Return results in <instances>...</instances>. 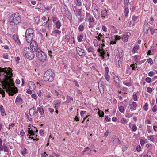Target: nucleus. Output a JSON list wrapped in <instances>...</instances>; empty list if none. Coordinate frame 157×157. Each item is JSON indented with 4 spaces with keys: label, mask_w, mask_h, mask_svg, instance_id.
Instances as JSON below:
<instances>
[{
    "label": "nucleus",
    "mask_w": 157,
    "mask_h": 157,
    "mask_svg": "<svg viewBox=\"0 0 157 157\" xmlns=\"http://www.w3.org/2000/svg\"><path fill=\"white\" fill-rule=\"evenodd\" d=\"M35 109L34 108V106L30 108L29 109V114L31 116H33L35 114Z\"/></svg>",
    "instance_id": "dca6fc26"
},
{
    "label": "nucleus",
    "mask_w": 157,
    "mask_h": 157,
    "mask_svg": "<svg viewBox=\"0 0 157 157\" xmlns=\"http://www.w3.org/2000/svg\"><path fill=\"white\" fill-rule=\"evenodd\" d=\"M48 110L51 113H52L54 112V109L52 108H48Z\"/></svg>",
    "instance_id": "0e129e2a"
},
{
    "label": "nucleus",
    "mask_w": 157,
    "mask_h": 157,
    "mask_svg": "<svg viewBox=\"0 0 157 157\" xmlns=\"http://www.w3.org/2000/svg\"><path fill=\"white\" fill-rule=\"evenodd\" d=\"M113 142L114 143L117 144H119L120 143V141L118 138H116L115 136L113 137Z\"/></svg>",
    "instance_id": "5701e85b"
},
{
    "label": "nucleus",
    "mask_w": 157,
    "mask_h": 157,
    "mask_svg": "<svg viewBox=\"0 0 157 157\" xmlns=\"http://www.w3.org/2000/svg\"><path fill=\"white\" fill-rule=\"evenodd\" d=\"M130 35H131V34L129 32L125 33L124 34L122 37V41L123 42H127L128 40V38L130 36Z\"/></svg>",
    "instance_id": "ddd939ff"
},
{
    "label": "nucleus",
    "mask_w": 157,
    "mask_h": 157,
    "mask_svg": "<svg viewBox=\"0 0 157 157\" xmlns=\"http://www.w3.org/2000/svg\"><path fill=\"white\" fill-rule=\"evenodd\" d=\"M101 17L103 19H105L106 16L108 15V13L105 9L104 10L102 11L101 12Z\"/></svg>",
    "instance_id": "4468645a"
},
{
    "label": "nucleus",
    "mask_w": 157,
    "mask_h": 157,
    "mask_svg": "<svg viewBox=\"0 0 157 157\" xmlns=\"http://www.w3.org/2000/svg\"><path fill=\"white\" fill-rule=\"evenodd\" d=\"M115 58H116V64L118 68H120L122 66V55H116Z\"/></svg>",
    "instance_id": "9b49d317"
},
{
    "label": "nucleus",
    "mask_w": 157,
    "mask_h": 157,
    "mask_svg": "<svg viewBox=\"0 0 157 157\" xmlns=\"http://www.w3.org/2000/svg\"><path fill=\"white\" fill-rule=\"evenodd\" d=\"M34 31L31 28H29L26 30L25 33V39L28 43H30L33 40V36Z\"/></svg>",
    "instance_id": "39448f33"
},
{
    "label": "nucleus",
    "mask_w": 157,
    "mask_h": 157,
    "mask_svg": "<svg viewBox=\"0 0 157 157\" xmlns=\"http://www.w3.org/2000/svg\"><path fill=\"white\" fill-rule=\"evenodd\" d=\"M92 9L95 17L97 19H98L100 17V11L98 7L95 3H94L92 4Z\"/></svg>",
    "instance_id": "423d86ee"
},
{
    "label": "nucleus",
    "mask_w": 157,
    "mask_h": 157,
    "mask_svg": "<svg viewBox=\"0 0 157 157\" xmlns=\"http://www.w3.org/2000/svg\"><path fill=\"white\" fill-rule=\"evenodd\" d=\"M53 32L55 33L59 34L61 33V31H59L58 29H55L54 30Z\"/></svg>",
    "instance_id": "3c124183"
},
{
    "label": "nucleus",
    "mask_w": 157,
    "mask_h": 157,
    "mask_svg": "<svg viewBox=\"0 0 157 157\" xmlns=\"http://www.w3.org/2000/svg\"><path fill=\"white\" fill-rule=\"evenodd\" d=\"M95 19L89 13H87L86 15L85 21L88 22L89 24V27L93 26Z\"/></svg>",
    "instance_id": "6e6552de"
},
{
    "label": "nucleus",
    "mask_w": 157,
    "mask_h": 157,
    "mask_svg": "<svg viewBox=\"0 0 157 157\" xmlns=\"http://www.w3.org/2000/svg\"><path fill=\"white\" fill-rule=\"evenodd\" d=\"M5 92L0 87V94H1L3 97L5 96Z\"/></svg>",
    "instance_id": "a18cd8bd"
},
{
    "label": "nucleus",
    "mask_w": 157,
    "mask_h": 157,
    "mask_svg": "<svg viewBox=\"0 0 157 157\" xmlns=\"http://www.w3.org/2000/svg\"><path fill=\"white\" fill-rule=\"evenodd\" d=\"M36 56L38 60L41 61L45 60L47 58V55L40 49L36 52Z\"/></svg>",
    "instance_id": "0eeeda50"
},
{
    "label": "nucleus",
    "mask_w": 157,
    "mask_h": 157,
    "mask_svg": "<svg viewBox=\"0 0 157 157\" xmlns=\"http://www.w3.org/2000/svg\"><path fill=\"white\" fill-rule=\"evenodd\" d=\"M12 71L10 68H3L0 67V82L2 84L3 88L5 89L9 95L11 96L17 92V88L11 87L14 85V81L12 79L13 76Z\"/></svg>",
    "instance_id": "f257e3e1"
},
{
    "label": "nucleus",
    "mask_w": 157,
    "mask_h": 157,
    "mask_svg": "<svg viewBox=\"0 0 157 157\" xmlns=\"http://www.w3.org/2000/svg\"><path fill=\"white\" fill-rule=\"evenodd\" d=\"M155 74V72L152 71H150L148 73V74L149 76L151 77L153 76Z\"/></svg>",
    "instance_id": "603ef678"
},
{
    "label": "nucleus",
    "mask_w": 157,
    "mask_h": 157,
    "mask_svg": "<svg viewBox=\"0 0 157 157\" xmlns=\"http://www.w3.org/2000/svg\"><path fill=\"white\" fill-rule=\"evenodd\" d=\"M20 134L21 136H23L25 134V132L23 130H22L20 132Z\"/></svg>",
    "instance_id": "338daca9"
},
{
    "label": "nucleus",
    "mask_w": 157,
    "mask_h": 157,
    "mask_svg": "<svg viewBox=\"0 0 157 157\" xmlns=\"http://www.w3.org/2000/svg\"><path fill=\"white\" fill-rule=\"evenodd\" d=\"M37 109V111L39 112V113L40 115H42L44 113V111L43 108L42 107H38Z\"/></svg>",
    "instance_id": "412c9836"
},
{
    "label": "nucleus",
    "mask_w": 157,
    "mask_h": 157,
    "mask_svg": "<svg viewBox=\"0 0 157 157\" xmlns=\"http://www.w3.org/2000/svg\"><path fill=\"white\" fill-rule=\"evenodd\" d=\"M55 76V73L53 70L49 69L47 70L44 73V79L45 81L52 82L54 80Z\"/></svg>",
    "instance_id": "20e7f679"
},
{
    "label": "nucleus",
    "mask_w": 157,
    "mask_h": 157,
    "mask_svg": "<svg viewBox=\"0 0 157 157\" xmlns=\"http://www.w3.org/2000/svg\"><path fill=\"white\" fill-rule=\"evenodd\" d=\"M145 80L148 83H150L151 82V79L150 78L147 77L146 78Z\"/></svg>",
    "instance_id": "37998d69"
},
{
    "label": "nucleus",
    "mask_w": 157,
    "mask_h": 157,
    "mask_svg": "<svg viewBox=\"0 0 157 157\" xmlns=\"http://www.w3.org/2000/svg\"><path fill=\"white\" fill-rule=\"evenodd\" d=\"M133 99L134 101H136L137 100V97L136 94L133 95Z\"/></svg>",
    "instance_id": "5fc2aeb1"
},
{
    "label": "nucleus",
    "mask_w": 157,
    "mask_h": 157,
    "mask_svg": "<svg viewBox=\"0 0 157 157\" xmlns=\"http://www.w3.org/2000/svg\"><path fill=\"white\" fill-rule=\"evenodd\" d=\"M9 21L11 25H17L21 21V17L18 13H16L10 15Z\"/></svg>",
    "instance_id": "f03ea898"
},
{
    "label": "nucleus",
    "mask_w": 157,
    "mask_h": 157,
    "mask_svg": "<svg viewBox=\"0 0 157 157\" xmlns=\"http://www.w3.org/2000/svg\"><path fill=\"white\" fill-rule=\"evenodd\" d=\"M126 114V117L129 118L132 117L133 115V113H127Z\"/></svg>",
    "instance_id": "a19ab883"
},
{
    "label": "nucleus",
    "mask_w": 157,
    "mask_h": 157,
    "mask_svg": "<svg viewBox=\"0 0 157 157\" xmlns=\"http://www.w3.org/2000/svg\"><path fill=\"white\" fill-rule=\"evenodd\" d=\"M148 104L146 103L144 105L143 108L145 111H147L148 110Z\"/></svg>",
    "instance_id": "c9c22d12"
},
{
    "label": "nucleus",
    "mask_w": 157,
    "mask_h": 157,
    "mask_svg": "<svg viewBox=\"0 0 157 157\" xmlns=\"http://www.w3.org/2000/svg\"><path fill=\"white\" fill-rule=\"evenodd\" d=\"M33 52L30 48L25 47L23 48L22 54L25 57L29 60H32L35 56Z\"/></svg>",
    "instance_id": "7ed1b4c3"
},
{
    "label": "nucleus",
    "mask_w": 157,
    "mask_h": 157,
    "mask_svg": "<svg viewBox=\"0 0 157 157\" xmlns=\"http://www.w3.org/2000/svg\"><path fill=\"white\" fill-rule=\"evenodd\" d=\"M30 43V48L34 52H36L40 50V49L38 48V44L35 41L32 40Z\"/></svg>",
    "instance_id": "9d476101"
},
{
    "label": "nucleus",
    "mask_w": 157,
    "mask_h": 157,
    "mask_svg": "<svg viewBox=\"0 0 157 157\" xmlns=\"http://www.w3.org/2000/svg\"><path fill=\"white\" fill-rule=\"evenodd\" d=\"M147 91L149 93H151L153 91L152 89L150 87H148L147 90Z\"/></svg>",
    "instance_id": "8fccbe9b"
},
{
    "label": "nucleus",
    "mask_w": 157,
    "mask_h": 157,
    "mask_svg": "<svg viewBox=\"0 0 157 157\" xmlns=\"http://www.w3.org/2000/svg\"><path fill=\"white\" fill-rule=\"evenodd\" d=\"M109 131L108 130H107L104 133V136L106 137L109 134Z\"/></svg>",
    "instance_id": "774afa93"
},
{
    "label": "nucleus",
    "mask_w": 157,
    "mask_h": 157,
    "mask_svg": "<svg viewBox=\"0 0 157 157\" xmlns=\"http://www.w3.org/2000/svg\"><path fill=\"white\" fill-rule=\"evenodd\" d=\"M105 119L107 121H110V118L108 116H106L105 117Z\"/></svg>",
    "instance_id": "052dcab7"
},
{
    "label": "nucleus",
    "mask_w": 157,
    "mask_h": 157,
    "mask_svg": "<svg viewBox=\"0 0 157 157\" xmlns=\"http://www.w3.org/2000/svg\"><path fill=\"white\" fill-rule=\"evenodd\" d=\"M3 150L5 152H8V147L6 146H4L3 147Z\"/></svg>",
    "instance_id": "c03bdc74"
},
{
    "label": "nucleus",
    "mask_w": 157,
    "mask_h": 157,
    "mask_svg": "<svg viewBox=\"0 0 157 157\" xmlns=\"http://www.w3.org/2000/svg\"><path fill=\"white\" fill-rule=\"evenodd\" d=\"M129 9L128 8H125L124 10V13L125 16L127 17L128 16Z\"/></svg>",
    "instance_id": "cd10ccee"
},
{
    "label": "nucleus",
    "mask_w": 157,
    "mask_h": 157,
    "mask_svg": "<svg viewBox=\"0 0 157 157\" xmlns=\"http://www.w3.org/2000/svg\"><path fill=\"white\" fill-rule=\"evenodd\" d=\"M105 77L107 81H109L110 80V76L108 74H105Z\"/></svg>",
    "instance_id": "e433bc0d"
},
{
    "label": "nucleus",
    "mask_w": 157,
    "mask_h": 157,
    "mask_svg": "<svg viewBox=\"0 0 157 157\" xmlns=\"http://www.w3.org/2000/svg\"><path fill=\"white\" fill-rule=\"evenodd\" d=\"M114 81L115 82V83L117 86H118L119 85V84L118 82L119 81V78L118 77L116 76L114 78Z\"/></svg>",
    "instance_id": "393cba45"
},
{
    "label": "nucleus",
    "mask_w": 157,
    "mask_h": 157,
    "mask_svg": "<svg viewBox=\"0 0 157 157\" xmlns=\"http://www.w3.org/2000/svg\"><path fill=\"white\" fill-rule=\"evenodd\" d=\"M150 31L152 34H153L154 33L155 30L151 28L150 29Z\"/></svg>",
    "instance_id": "680f3d73"
},
{
    "label": "nucleus",
    "mask_w": 157,
    "mask_h": 157,
    "mask_svg": "<svg viewBox=\"0 0 157 157\" xmlns=\"http://www.w3.org/2000/svg\"><path fill=\"white\" fill-rule=\"evenodd\" d=\"M83 37V35H80L78 37V41L79 42H81L82 40Z\"/></svg>",
    "instance_id": "c756f323"
},
{
    "label": "nucleus",
    "mask_w": 157,
    "mask_h": 157,
    "mask_svg": "<svg viewBox=\"0 0 157 157\" xmlns=\"http://www.w3.org/2000/svg\"><path fill=\"white\" fill-rule=\"evenodd\" d=\"M48 155V154H46V152H44V153L41 154L42 157H47V156Z\"/></svg>",
    "instance_id": "13d9d810"
},
{
    "label": "nucleus",
    "mask_w": 157,
    "mask_h": 157,
    "mask_svg": "<svg viewBox=\"0 0 157 157\" xmlns=\"http://www.w3.org/2000/svg\"><path fill=\"white\" fill-rule=\"evenodd\" d=\"M121 123L124 124H126L127 123V119L125 118H122L121 119Z\"/></svg>",
    "instance_id": "c85d7f7f"
},
{
    "label": "nucleus",
    "mask_w": 157,
    "mask_h": 157,
    "mask_svg": "<svg viewBox=\"0 0 157 157\" xmlns=\"http://www.w3.org/2000/svg\"><path fill=\"white\" fill-rule=\"evenodd\" d=\"M137 128L136 125H133L132 128V132H135L137 130Z\"/></svg>",
    "instance_id": "79ce46f5"
},
{
    "label": "nucleus",
    "mask_w": 157,
    "mask_h": 157,
    "mask_svg": "<svg viewBox=\"0 0 157 157\" xmlns=\"http://www.w3.org/2000/svg\"><path fill=\"white\" fill-rule=\"evenodd\" d=\"M29 127H30V128H28V136L29 134V136H34L36 135V137L37 136V135H36V133H37L38 130L37 129V128H36L35 127H34L32 125H29Z\"/></svg>",
    "instance_id": "1a4fd4ad"
},
{
    "label": "nucleus",
    "mask_w": 157,
    "mask_h": 157,
    "mask_svg": "<svg viewBox=\"0 0 157 157\" xmlns=\"http://www.w3.org/2000/svg\"><path fill=\"white\" fill-rule=\"evenodd\" d=\"M87 50L88 52H92L93 53V55L94 56H95L94 54V49L93 48V47L91 46H90L88 48Z\"/></svg>",
    "instance_id": "4be33fe9"
},
{
    "label": "nucleus",
    "mask_w": 157,
    "mask_h": 157,
    "mask_svg": "<svg viewBox=\"0 0 157 157\" xmlns=\"http://www.w3.org/2000/svg\"><path fill=\"white\" fill-rule=\"evenodd\" d=\"M147 139L148 140H150L151 141H153L154 138L152 136H150L147 137Z\"/></svg>",
    "instance_id": "49530a36"
},
{
    "label": "nucleus",
    "mask_w": 157,
    "mask_h": 157,
    "mask_svg": "<svg viewBox=\"0 0 157 157\" xmlns=\"http://www.w3.org/2000/svg\"><path fill=\"white\" fill-rule=\"evenodd\" d=\"M23 100L20 96H17L15 100V103L17 102L19 103H21L22 101Z\"/></svg>",
    "instance_id": "a211bd4d"
},
{
    "label": "nucleus",
    "mask_w": 157,
    "mask_h": 157,
    "mask_svg": "<svg viewBox=\"0 0 157 157\" xmlns=\"http://www.w3.org/2000/svg\"><path fill=\"white\" fill-rule=\"evenodd\" d=\"M98 88L100 93L101 94H103L104 93V89L103 85L102 84H100L99 85Z\"/></svg>",
    "instance_id": "f3484780"
},
{
    "label": "nucleus",
    "mask_w": 157,
    "mask_h": 157,
    "mask_svg": "<svg viewBox=\"0 0 157 157\" xmlns=\"http://www.w3.org/2000/svg\"><path fill=\"white\" fill-rule=\"evenodd\" d=\"M27 151V149L25 148H24L23 151H22L21 153L23 156H24L26 153V151Z\"/></svg>",
    "instance_id": "de8ad7c7"
},
{
    "label": "nucleus",
    "mask_w": 157,
    "mask_h": 157,
    "mask_svg": "<svg viewBox=\"0 0 157 157\" xmlns=\"http://www.w3.org/2000/svg\"><path fill=\"white\" fill-rule=\"evenodd\" d=\"M0 111L2 116H3L5 114V111L3 106L2 105H1L0 106Z\"/></svg>",
    "instance_id": "aec40b11"
},
{
    "label": "nucleus",
    "mask_w": 157,
    "mask_h": 157,
    "mask_svg": "<svg viewBox=\"0 0 157 157\" xmlns=\"http://www.w3.org/2000/svg\"><path fill=\"white\" fill-rule=\"evenodd\" d=\"M56 26L57 28L59 29L61 25V22L59 20L56 23Z\"/></svg>",
    "instance_id": "b1692460"
},
{
    "label": "nucleus",
    "mask_w": 157,
    "mask_h": 157,
    "mask_svg": "<svg viewBox=\"0 0 157 157\" xmlns=\"http://www.w3.org/2000/svg\"><path fill=\"white\" fill-rule=\"evenodd\" d=\"M23 27L24 28H26L29 26V23L27 22H24L23 24Z\"/></svg>",
    "instance_id": "7c9ffc66"
},
{
    "label": "nucleus",
    "mask_w": 157,
    "mask_h": 157,
    "mask_svg": "<svg viewBox=\"0 0 157 157\" xmlns=\"http://www.w3.org/2000/svg\"><path fill=\"white\" fill-rule=\"evenodd\" d=\"M122 90L124 92V94H126V92L127 91V88L126 87H123L122 88Z\"/></svg>",
    "instance_id": "69168bd1"
},
{
    "label": "nucleus",
    "mask_w": 157,
    "mask_h": 157,
    "mask_svg": "<svg viewBox=\"0 0 157 157\" xmlns=\"http://www.w3.org/2000/svg\"><path fill=\"white\" fill-rule=\"evenodd\" d=\"M139 48V46L137 45L134 46L132 49V52L135 53L137 50H138Z\"/></svg>",
    "instance_id": "bb28decb"
},
{
    "label": "nucleus",
    "mask_w": 157,
    "mask_h": 157,
    "mask_svg": "<svg viewBox=\"0 0 157 157\" xmlns=\"http://www.w3.org/2000/svg\"><path fill=\"white\" fill-rule=\"evenodd\" d=\"M61 103L60 100H57L56 101L55 105L57 106V107H59L60 106V104Z\"/></svg>",
    "instance_id": "473e14b6"
},
{
    "label": "nucleus",
    "mask_w": 157,
    "mask_h": 157,
    "mask_svg": "<svg viewBox=\"0 0 157 157\" xmlns=\"http://www.w3.org/2000/svg\"><path fill=\"white\" fill-rule=\"evenodd\" d=\"M76 5L80 7V9H79V12L81 13L80 10L82 8V4L81 2V1L80 0H77Z\"/></svg>",
    "instance_id": "6ab92c4d"
},
{
    "label": "nucleus",
    "mask_w": 157,
    "mask_h": 157,
    "mask_svg": "<svg viewBox=\"0 0 157 157\" xmlns=\"http://www.w3.org/2000/svg\"><path fill=\"white\" fill-rule=\"evenodd\" d=\"M140 143L141 145H144L145 143V141L144 140L141 139L140 140Z\"/></svg>",
    "instance_id": "4d7b16f0"
},
{
    "label": "nucleus",
    "mask_w": 157,
    "mask_h": 157,
    "mask_svg": "<svg viewBox=\"0 0 157 157\" xmlns=\"http://www.w3.org/2000/svg\"><path fill=\"white\" fill-rule=\"evenodd\" d=\"M150 25L147 22L144 23V33L147 34L148 33V31L150 29Z\"/></svg>",
    "instance_id": "f8f14e48"
},
{
    "label": "nucleus",
    "mask_w": 157,
    "mask_h": 157,
    "mask_svg": "<svg viewBox=\"0 0 157 157\" xmlns=\"http://www.w3.org/2000/svg\"><path fill=\"white\" fill-rule=\"evenodd\" d=\"M130 106V109H131V111L135 110L136 109L137 106L136 103L135 102H133L131 104H129Z\"/></svg>",
    "instance_id": "2eb2a0df"
},
{
    "label": "nucleus",
    "mask_w": 157,
    "mask_h": 157,
    "mask_svg": "<svg viewBox=\"0 0 157 157\" xmlns=\"http://www.w3.org/2000/svg\"><path fill=\"white\" fill-rule=\"evenodd\" d=\"M139 18L138 16H133L132 17V20L133 22H134L136 21Z\"/></svg>",
    "instance_id": "f704fd0d"
},
{
    "label": "nucleus",
    "mask_w": 157,
    "mask_h": 157,
    "mask_svg": "<svg viewBox=\"0 0 157 157\" xmlns=\"http://www.w3.org/2000/svg\"><path fill=\"white\" fill-rule=\"evenodd\" d=\"M105 74H108L109 71V68L107 67H105Z\"/></svg>",
    "instance_id": "bf43d9fd"
},
{
    "label": "nucleus",
    "mask_w": 157,
    "mask_h": 157,
    "mask_svg": "<svg viewBox=\"0 0 157 157\" xmlns=\"http://www.w3.org/2000/svg\"><path fill=\"white\" fill-rule=\"evenodd\" d=\"M60 92V91L59 90H55V94L57 95H58L59 94Z\"/></svg>",
    "instance_id": "864d4df0"
},
{
    "label": "nucleus",
    "mask_w": 157,
    "mask_h": 157,
    "mask_svg": "<svg viewBox=\"0 0 157 157\" xmlns=\"http://www.w3.org/2000/svg\"><path fill=\"white\" fill-rule=\"evenodd\" d=\"M89 151H90V149L89 147H87L85 148V149L84 151L83 152H86Z\"/></svg>",
    "instance_id": "e2e57ef3"
},
{
    "label": "nucleus",
    "mask_w": 157,
    "mask_h": 157,
    "mask_svg": "<svg viewBox=\"0 0 157 157\" xmlns=\"http://www.w3.org/2000/svg\"><path fill=\"white\" fill-rule=\"evenodd\" d=\"M147 61L148 62L150 63L151 65H152L153 64V61L152 59L150 58H149L147 59Z\"/></svg>",
    "instance_id": "58836bf2"
},
{
    "label": "nucleus",
    "mask_w": 157,
    "mask_h": 157,
    "mask_svg": "<svg viewBox=\"0 0 157 157\" xmlns=\"http://www.w3.org/2000/svg\"><path fill=\"white\" fill-rule=\"evenodd\" d=\"M86 113V111H81L80 112V115L82 117H83L84 116V114Z\"/></svg>",
    "instance_id": "6e6d98bb"
},
{
    "label": "nucleus",
    "mask_w": 157,
    "mask_h": 157,
    "mask_svg": "<svg viewBox=\"0 0 157 157\" xmlns=\"http://www.w3.org/2000/svg\"><path fill=\"white\" fill-rule=\"evenodd\" d=\"M76 49L77 52L79 54V56H81L82 54L81 53V52L82 51V50L79 47H77L76 48Z\"/></svg>",
    "instance_id": "a878e982"
},
{
    "label": "nucleus",
    "mask_w": 157,
    "mask_h": 157,
    "mask_svg": "<svg viewBox=\"0 0 157 157\" xmlns=\"http://www.w3.org/2000/svg\"><path fill=\"white\" fill-rule=\"evenodd\" d=\"M115 41H116L119 40L120 39V36L117 35L114 36Z\"/></svg>",
    "instance_id": "ea45409f"
},
{
    "label": "nucleus",
    "mask_w": 157,
    "mask_h": 157,
    "mask_svg": "<svg viewBox=\"0 0 157 157\" xmlns=\"http://www.w3.org/2000/svg\"><path fill=\"white\" fill-rule=\"evenodd\" d=\"M141 147L140 145H138L136 147V150L138 152H140L141 150Z\"/></svg>",
    "instance_id": "09e8293b"
},
{
    "label": "nucleus",
    "mask_w": 157,
    "mask_h": 157,
    "mask_svg": "<svg viewBox=\"0 0 157 157\" xmlns=\"http://www.w3.org/2000/svg\"><path fill=\"white\" fill-rule=\"evenodd\" d=\"M119 110V111L122 113H123L124 110V108L122 106H120L118 107Z\"/></svg>",
    "instance_id": "2f4dec72"
},
{
    "label": "nucleus",
    "mask_w": 157,
    "mask_h": 157,
    "mask_svg": "<svg viewBox=\"0 0 157 157\" xmlns=\"http://www.w3.org/2000/svg\"><path fill=\"white\" fill-rule=\"evenodd\" d=\"M73 98L72 97H70V96H67V100L66 102L67 103H69L71 100H73Z\"/></svg>",
    "instance_id": "72a5a7b5"
},
{
    "label": "nucleus",
    "mask_w": 157,
    "mask_h": 157,
    "mask_svg": "<svg viewBox=\"0 0 157 157\" xmlns=\"http://www.w3.org/2000/svg\"><path fill=\"white\" fill-rule=\"evenodd\" d=\"M78 29L81 31H82L84 29L83 25L82 24L80 25Z\"/></svg>",
    "instance_id": "4c0bfd02"
}]
</instances>
